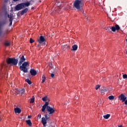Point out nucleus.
Segmentation results:
<instances>
[{"instance_id":"nucleus-4","label":"nucleus","mask_w":127,"mask_h":127,"mask_svg":"<svg viewBox=\"0 0 127 127\" xmlns=\"http://www.w3.org/2000/svg\"><path fill=\"white\" fill-rule=\"evenodd\" d=\"M120 26L119 25H115V26H112V27H108L106 28V30L108 32H111V29L112 31H113V32H115L116 30H120Z\"/></svg>"},{"instance_id":"nucleus-8","label":"nucleus","mask_w":127,"mask_h":127,"mask_svg":"<svg viewBox=\"0 0 127 127\" xmlns=\"http://www.w3.org/2000/svg\"><path fill=\"white\" fill-rule=\"evenodd\" d=\"M8 17L9 18V26H11V25H12V20H13V14L12 13H10V14L8 15Z\"/></svg>"},{"instance_id":"nucleus-33","label":"nucleus","mask_w":127,"mask_h":127,"mask_svg":"<svg viewBox=\"0 0 127 127\" xmlns=\"http://www.w3.org/2000/svg\"><path fill=\"white\" fill-rule=\"evenodd\" d=\"M54 76H55V74L54 73H51V77L52 78H54Z\"/></svg>"},{"instance_id":"nucleus-5","label":"nucleus","mask_w":127,"mask_h":127,"mask_svg":"<svg viewBox=\"0 0 127 127\" xmlns=\"http://www.w3.org/2000/svg\"><path fill=\"white\" fill-rule=\"evenodd\" d=\"M8 64H12V65H17L18 60L15 59L9 58L7 60Z\"/></svg>"},{"instance_id":"nucleus-17","label":"nucleus","mask_w":127,"mask_h":127,"mask_svg":"<svg viewBox=\"0 0 127 127\" xmlns=\"http://www.w3.org/2000/svg\"><path fill=\"white\" fill-rule=\"evenodd\" d=\"M69 48H70V47L67 45H65L62 47V49L64 51H66V50L69 49Z\"/></svg>"},{"instance_id":"nucleus-19","label":"nucleus","mask_w":127,"mask_h":127,"mask_svg":"<svg viewBox=\"0 0 127 127\" xmlns=\"http://www.w3.org/2000/svg\"><path fill=\"white\" fill-rule=\"evenodd\" d=\"M78 49V46L77 45H74L72 46L71 48V51H76Z\"/></svg>"},{"instance_id":"nucleus-37","label":"nucleus","mask_w":127,"mask_h":127,"mask_svg":"<svg viewBox=\"0 0 127 127\" xmlns=\"http://www.w3.org/2000/svg\"><path fill=\"white\" fill-rule=\"evenodd\" d=\"M19 0H14V1H18Z\"/></svg>"},{"instance_id":"nucleus-14","label":"nucleus","mask_w":127,"mask_h":127,"mask_svg":"<svg viewBox=\"0 0 127 127\" xmlns=\"http://www.w3.org/2000/svg\"><path fill=\"white\" fill-rule=\"evenodd\" d=\"M14 111L15 114H20L21 113V110L18 107L15 108Z\"/></svg>"},{"instance_id":"nucleus-27","label":"nucleus","mask_w":127,"mask_h":127,"mask_svg":"<svg viewBox=\"0 0 127 127\" xmlns=\"http://www.w3.org/2000/svg\"><path fill=\"white\" fill-rule=\"evenodd\" d=\"M30 103H34V96H33L32 98L30 99Z\"/></svg>"},{"instance_id":"nucleus-16","label":"nucleus","mask_w":127,"mask_h":127,"mask_svg":"<svg viewBox=\"0 0 127 127\" xmlns=\"http://www.w3.org/2000/svg\"><path fill=\"white\" fill-rule=\"evenodd\" d=\"M30 72V73L32 75V76H35V75H36V74H37L36 70H35L34 69H31Z\"/></svg>"},{"instance_id":"nucleus-30","label":"nucleus","mask_w":127,"mask_h":127,"mask_svg":"<svg viewBox=\"0 0 127 127\" xmlns=\"http://www.w3.org/2000/svg\"><path fill=\"white\" fill-rule=\"evenodd\" d=\"M45 119H46L47 121H48V120H49V117H48L47 115H45Z\"/></svg>"},{"instance_id":"nucleus-20","label":"nucleus","mask_w":127,"mask_h":127,"mask_svg":"<svg viewBox=\"0 0 127 127\" xmlns=\"http://www.w3.org/2000/svg\"><path fill=\"white\" fill-rule=\"evenodd\" d=\"M28 11V8H26L25 9L21 11L20 13L21 15H23V14H24V13H26V12H27Z\"/></svg>"},{"instance_id":"nucleus-6","label":"nucleus","mask_w":127,"mask_h":127,"mask_svg":"<svg viewBox=\"0 0 127 127\" xmlns=\"http://www.w3.org/2000/svg\"><path fill=\"white\" fill-rule=\"evenodd\" d=\"M45 38L43 36H41L40 38L38 40V42L39 43L38 46H41V45H45Z\"/></svg>"},{"instance_id":"nucleus-21","label":"nucleus","mask_w":127,"mask_h":127,"mask_svg":"<svg viewBox=\"0 0 127 127\" xmlns=\"http://www.w3.org/2000/svg\"><path fill=\"white\" fill-rule=\"evenodd\" d=\"M26 124L29 126V127H32V123H31V121L30 120L26 121Z\"/></svg>"},{"instance_id":"nucleus-24","label":"nucleus","mask_w":127,"mask_h":127,"mask_svg":"<svg viewBox=\"0 0 127 127\" xmlns=\"http://www.w3.org/2000/svg\"><path fill=\"white\" fill-rule=\"evenodd\" d=\"M108 99L110 100H114L115 99V96L113 95L109 96Z\"/></svg>"},{"instance_id":"nucleus-11","label":"nucleus","mask_w":127,"mask_h":127,"mask_svg":"<svg viewBox=\"0 0 127 127\" xmlns=\"http://www.w3.org/2000/svg\"><path fill=\"white\" fill-rule=\"evenodd\" d=\"M107 91V87H101V88L100 90V92L101 94H102V95H104L105 93H106Z\"/></svg>"},{"instance_id":"nucleus-41","label":"nucleus","mask_w":127,"mask_h":127,"mask_svg":"<svg viewBox=\"0 0 127 127\" xmlns=\"http://www.w3.org/2000/svg\"><path fill=\"white\" fill-rule=\"evenodd\" d=\"M51 66H52V64H51Z\"/></svg>"},{"instance_id":"nucleus-39","label":"nucleus","mask_w":127,"mask_h":127,"mask_svg":"<svg viewBox=\"0 0 127 127\" xmlns=\"http://www.w3.org/2000/svg\"><path fill=\"white\" fill-rule=\"evenodd\" d=\"M1 121V119H0V122Z\"/></svg>"},{"instance_id":"nucleus-34","label":"nucleus","mask_w":127,"mask_h":127,"mask_svg":"<svg viewBox=\"0 0 127 127\" xmlns=\"http://www.w3.org/2000/svg\"><path fill=\"white\" fill-rule=\"evenodd\" d=\"M38 117H39V119L41 118V115H38Z\"/></svg>"},{"instance_id":"nucleus-31","label":"nucleus","mask_w":127,"mask_h":127,"mask_svg":"<svg viewBox=\"0 0 127 127\" xmlns=\"http://www.w3.org/2000/svg\"><path fill=\"white\" fill-rule=\"evenodd\" d=\"M123 79H127V74H123Z\"/></svg>"},{"instance_id":"nucleus-26","label":"nucleus","mask_w":127,"mask_h":127,"mask_svg":"<svg viewBox=\"0 0 127 127\" xmlns=\"http://www.w3.org/2000/svg\"><path fill=\"white\" fill-rule=\"evenodd\" d=\"M25 81L27 82L29 85H31V81L29 80V79H26Z\"/></svg>"},{"instance_id":"nucleus-7","label":"nucleus","mask_w":127,"mask_h":127,"mask_svg":"<svg viewBox=\"0 0 127 127\" xmlns=\"http://www.w3.org/2000/svg\"><path fill=\"white\" fill-rule=\"evenodd\" d=\"M25 60H26V59L24 58V56H22L20 58L19 61L18 62V65L19 66H20L22 65V64L23 63V62H25Z\"/></svg>"},{"instance_id":"nucleus-32","label":"nucleus","mask_w":127,"mask_h":127,"mask_svg":"<svg viewBox=\"0 0 127 127\" xmlns=\"http://www.w3.org/2000/svg\"><path fill=\"white\" fill-rule=\"evenodd\" d=\"M33 42H34V40H33L32 39L30 38V43H33Z\"/></svg>"},{"instance_id":"nucleus-9","label":"nucleus","mask_w":127,"mask_h":127,"mask_svg":"<svg viewBox=\"0 0 127 127\" xmlns=\"http://www.w3.org/2000/svg\"><path fill=\"white\" fill-rule=\"evenodd\" d=\"M22 8H24L23 5L22 4V3L17 4L15 7V10H20V9H22Z\"/></svg>"},{"instance_id":"nucleus-18","label":"nucleus","mask_w":127,"mask_h":127,"mask_svg":"<svg viewBox=\"0 0 127 127\" xmlns=\"http://www.w3.org/2000/svg\"><path fill=\"white\" fill-rule=\"evenodd\" d=\"M23 6L24 8V7H26L27 6H29L30 5V2H27L26 3H22Z\"/></svg>"},{"instance_id":"nucleus-13","label":"nucleus","mask_w":127,"mask_h":127,"mask_svg":"<svg viewBox=\"0 0 127 127\" xmlns=\"http://www.w3.org/2000/svg\"><path fill=\"white\" fill-rule=\"evenodd\" d=\"M42 124H43L44 127H46V124H47V120H46V119H45V118L43 117L42 118Z\"/></svg>"},{"instance_id":"nucleus-29","label":"nucleus","mask_w":127,"mask_h":127,"mask_svg":"<svg viewBox=\"0 0 127 127\" xmlns=\"http://www.w3.org/2000/svg\"><path fill=\"white\" fill-rule=\"evenodd\" d=\"M101 87V85H97L95 86V89L96 90H98V89H99V88H100Z\"/></svg>"},{"instance_id":"nucleus-28","label":"nucleus","mask_w":127,"mask_h":127,"mask_svg":"<svg viewBox=\"0 0 127 127\" xmlns=\"http://www.w3.org/2000/svg\"><path fill=\"white\" fill-rule=\"evenodd\" d=\"M5 46H9L10 45L9 42L8 41L5 42Z\"/></svg>"},{"instance_id":"nucleus-22","label":"nucleus","mask_w":127,"mask_h":127,"mask_svg":"<svg viewBox=\"0 0 127 127\" xmlns=\"http://www.w3.org/2000/svg\"><path fill=\"white\" fill-rule=\"evenodd\" d=\"M110 117H111V115L110 114H107L106 115L103 116V118L104 119H105V120H108V119H109Z\"/></svg>"},{"instance_id":"nucleus-12","label":"nucleus","mask_w":127,"mask_h":127,"mask_svg":"<svg viewBox=\"0 0 127 127\" xmlns=\"http://www.w3.org/2000/svg\"><path fill=\"white\" fill-rule=\"evenodd\" d=\"M16 92L17 94H19L20 95H23L24 94V89H16Z\"/></svg>"},{"instance_id":"nucleus-15","label":"nucleus","mask_w":127,"mask_h":127,"mask_svg":"<svg viewBox=\"0 0 127 127\" xmlns=\"http://www.w3.org/2000/svg\"><path fill=\"white\" fill-rule=\"evenodd\" d=\"M5 34H6V32H3L2 29L0 28V37H4V35H5Z\"/></svg>"},{"instance_id":"nucleus-38","label":"nucleus","mask_w":127,"mask_h":127,"mask_svg":"<svg viewBox=\"0 0 127 127\" xmlns=\"http://www.w3.org/2000/svg\"><path fill=\"white\" fill-rule=\"evenodd\" d=\"M49 127H54L50 126H49Z\"/></svg>"},{"instance_id":"nucleus-35","label":"nucleus","mask_w":127,"mask_h":127,"mask_svg":"<svg viewBox=\"0 0 127 127\" xmlns=\"http://www.w3.org/2000/svg\"><path fill=\"white\" fill-rule=\"evenodd\" d=\"M31 116H28V119H31Z\"/></svg>"},{"instance_id":"nucleus-25","label":"nucleus","mask_w":127,"mask_h":127,"mask_svg":"<svg viewBox=\"0 0 127 127\" xmlns=\"http://www.w3.org/2000/svg\"><path fill=\"white\" fill-rule=\"evenodd\" d=\"M46 79V77H45V75H43L42 83H44V82H45V79Z\"/></svg>"},{"instance_id":"nucleus-1","label":"nucleus","mask_w":127,"mask_h":127,"mask_svg":"<svg viewBox=\"0 0 127 127\" xmlns=\"http://www.w3.org/2000/svg\"><path fill=\"white\" fill-rule=\"evenodd\" d=\"M49 103L48 102H46L42 107L41 111L42 112H45V109H47V112L49 113V114L53 115V114L55 113V109H54V108L49 106Z\"/></svg>"},{"instance_id":"nucleus-10","label":"nucleus","mask_w":127,"mask_h":127,"mask_svg":"<svg viewBox=\"0 0 127 127\" xmlns=\"http://www.w3.org/2000/svg\"><path fill=\"white\" fill-rule=\"evenodd\" d=\"M118 98H119L120 101H122V102H125L127 100V97L123 94H121Z\"/></svg>"},{"instance_id":"nucleus-2","label":"nucleus","mask_w":127,"mask_h":127,"mask_svg":"<svg viewBox=\"0 0 127 127\" xmlns=\"http://www.w3.org/2000/svg\"><path fill=\"white\" fill-rule=\"evenodd\" d=\"M28 66H29V62H25L22 65H20L19 69L21 71H23L24 73H27L28 69L27 67H28Z\"/></svg>"},{"instance_id":"nucleus-36","label":"nucleus","mask_w":127,"mask_h":127,"mask_svg":"<svg viewBox=\"0 0 127 127\" xmlns=\"http://www.w3.org/2000/svg\"><path fill=\"white\" fill-rule=\"evenodd\" d=\"M118 127H123V126H122V125H119V126H118Z\"/></svg>"},{"instance_id":"nucleus-40","label":"nucleus","mask_w":127,"mask_h":127,"mask_svg":"<svg viewBox=\"0 0 127 127\" xmlns=\"http://www.w3.org/2000/svg\"><path fill=\"white\" fill-rule=\"evenodd\" d=\"M126 41H127V39L126 40Z\"/></svg>"},{"instance_id":"nucleus-3","label":"nucleus","mask_w":127,"mask_h":127,"mask_svg":"<svg viewBox=\"0 0 127 127\" xmlns=\"http://www.w3.org/2000/svg\"><path fill=\"white\" fill-rule=\"evenodd\" d=\"M73 6L77 9H81L83 6V1L82 0H76L73 3Z\"/></svg>"},{"instance_id":"nucleus-23","label":"nucleus","mask_w":127,"mask_h":127,"mask_svg":"<svg viewBox=\"0 0 127 127\" xmlns=\"http://www.w3.org/2000/svg\"><path fill=\"white\" fill-rule=\"evenodd\" d=\"M48 98L47 96L44 97L42 100L43 101V102H46V101H48Z\"/></svg>"}]
</instances>
